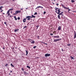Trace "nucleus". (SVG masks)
<instances>
[{
    "label": "nucleus",
    "instance_id": "1",
    "mask_svg": "<svg viewBox=\"0 0 76 76\" xmlns=\"http://www.w3.org/2000/svg\"><path fill=\"white\" fill-rule=\"evenodd\" d=\"M60 40H61V39H55L53 40V42H57V41H60Z\"/></svg>",
    "mask_w": 76,
    "mask_h": 76
},
{
    "label": "nucleus",
    "instance_id": "2",
    "mask_svg": "<svg viewBox=\"0 0 76 76\" xmlns=\"http://www.w3.org/2000/svg\"><path fill=\"white\" fill-rule=\"evenodd\" d=\"M45 56L46 57H49V56H50V54L47 53L45 54Z\"/></svg>",
    "mask_w": 76,
    "mask_h": 76
},
{
    "label": "nucleus",
    "instance_id": "3",
    "mask_svg": "<svg viewBox=\"0 0 76 76\" xmlns=\"http://www.w3.org/2000/svg\"><path fill=\"white\" fill-rule=\"evenodd\" d=\"M26 17V19H27V20H30V19H31V18H31V16H27V17Z\"/></svg>",
    "mask_w": 76,
    "mask_h": 76
},
{
    "label": "nucleus",
    "instance_id": "4",
    "mask_svg": "<svg viewBox=\"0 0 76 76\" xmlns=\"http://www.w3.org/2000/svg\"><path fill=\"white\" fill-rule=\"evenodd\" d=\"M61 26H59L58 27V31H60V30H61Z\"/></svg>",
    "mask_w": 76,
    "mask_h": 76
},
{
    "label": "nucleus",
    "instance_id": "5",
    "mask_svg": "<svg viewBox=\"0 0 76 76\" xmlns=\"http://www.w3.org/2000/svg\"><path fill=\"white\" fill-rule=\"evenodd\" d=\"M37 8H41V9H43V7L41 6H39L37 7L36 8V9H37Z\"/></svg>",
    "mask_w": 76,
    "mask_h": 76
},
{
    "label": "nucleus",
    "instance_id": "6",
    "mask_svg": "<svg viewBox=\"0 0 76 76\" xmlns=\"http://www.w3.org/2000/svg\"><path fill=\"white\" fill-rule=\"evenodd\" d=\"M76 38V32H75V31L74 39H75V38Z\"/></svg>",
    "mask_w": 76,
    "mask_h": 76
},
{
    "label": "nucleus",
    "instance_id": "7",
    "mask_svg": "<svg viewBox=\"0 0 76 76\" xmlns=\"http://www.w3.org/2000/svg\"><path fill=\"white\" fill-rule=\"evenodd\" d=\"M30 42L31 44H34L35 41H34V40H31V41H30Z\"/></svg>",
    "mask_w": 76,
    "mask_h": 76
},
{
    "label": "nucleus",
    "instance_id": "8",
    "mask_svg": "<svg viewBox=\"0 0 76 76\" xmlns=\"http://www.w3.org/2000/svg\"><path fill=\"white\" fill-rule=\"evenodd\" d=\"M60 10V9H59L58 10V12H57V14H59V13H60V12H61V11Z\"/></svg>",
    "mask_w": 76,
    "mask_h": 76
},
{
    "label": "nucleus",
    "instance_id": "9",
    "mask_svg": "<svg viewBox=\"0 0 76 76\" xmlns=\"http://www.w3.org/2000/svg\"><path fill=\"white\" fill-rule=\"evenodd\" d=\"M54 38H59V36H53Z\"/></svg>",
    "mask_w": 76,
    "mask_h": 76
},
{
    "label": "nucleus",
    "instance_id": "10",
    "mask_svg": "<svg viewBox=\"0 0 76 76\" xmlns=\"http://www.w3.org/2000/svg\"><path fill=\"white\" fill-rule=\"evenodd\" d=\"M18 31H19V29H15L14 30V32H18Z\"/></svg>",
    "mask_w": 76,
    "mask_h": 76
},
{
    "label": "nucleus",
    "instance_id": "11",
    "mask_svg": "<svg viewBox=\"0 0 76 76\" xmlns=\"http://www.w3.org/2000/svg\"><path fill=\"white\" fill-rule=\"evenodd\" d=\"M26 18H24L23 20V22H26Z\"/></svg>",
    "mask_w": 76,
    "mask_h": 76
},
{
    "label": "nucleus",
    "instance_id": "12",
    "mask_svg": "<svg viewBox=\"0 0 76 76\" xmlns=\"http://www.w3.org/2000/svg\"><path fill=\"white\" fill-rule=\"evenodd\" d=\"M30 18H35V16H34L33 15H32V17L30 16Z\"/></svg>",
    "mask_w": 76,
    "mask_h": 76
},
{
    "label": "nucleus",
    "instance_id": "13",
    "mask_svg": "<svg viewBox=\"0 0 76 76\" xmlns=\"http://www.w3.org/2000/svg\"><path fill=\"white\" fill-rule=\"evenodd\" d=\"M26 56H27L28 54V52L26 50Z\"/></svg>",
    "mask_w": 76,
    "mask_h": 76
},
{
    "label": "nucleus",
    "instance_id": "14",
    "mask_svg": "<svg viewBox=\"0 0 76 76\" xmlns=\"http://www.w3.org/2000/svg\"><path fill=\"white\" fill-rule=\"evenodd\" d=\"M58 19H61L60 16V15H58Z\"/></svg>",
    "mask_w": 76,
    "mask_h": 76
},
{
    "label": "nucleus",
    "instance_id": "15",
    "mask_svg": "<svg viewBox=\"0 0 76 76\" xmlns=\"http://www.w3.org/2000/svg\"><path fill=\"white\" fill-rule=\"evenodd\" d=\"M19 11H15V13H16V14H17V13H19Z\"/></svg>",
    "mask_w": 76,
    "mask_h": 76
},
{
    "label": "nucleus",
    "instance_id": "16",
    "mask_svg": "<svg viewBox=\"0 0 76 76\" xmlns=\"http://www.w3.org/2000/svg\"><path fill=\"white\" fill-rule=\"evenodd\" d=\"M14 18H15V20H17V18H16V16H14Z\"/></svg>",
    "mask_w": 76,
    "mask_h": 76
},
{
    "label": "nucleus",
    "instance_id": "17",
    "mask_svg": "<svg viewBox=\"0 0 76 76\" xmlns=\"http://www.w3.org/2000/svg\"><path fill=\"white\" fill-rule=\"evenodd\" d=\"M39 25H37L36 26V27H37V29L38 28V27H39Z\"/></svg>",
    "mask_w": 76,
    "mask_h": 76
},
{
    "label": "nucleus",
    "instance_id": "18",
    "mask_svg": "<svg viewBox=\"0 0 76 76\" xmlns=\"http://www.w3.org/2000/svg\"><path fill=\"white\" fill-rule=\"evenodd\" d=\"M62 6L63 7V8H64V9L65 8V7H65V6H64V5H63L62 4Z\"/></svg>",
    "mask_w": 76,
    "mask_h": 76
},
{
    "label": "nucleus",
    "instance_id": "19",
    "mask_svg": "<svg viewBox=\"0 0 76 76\" xmlns=\"http://www.w3.org/2000/svg\"><path fill=\"white\" fill-rule=\"evenodd\" d=\"M13 10V8H11V9H10L9 10L10 11H12V10Z\"/></svg>",
    "mask_w": 76,
    "mask_h": 76
},
{
    "label": "nucleus",
    "instance_id": "20",
    "mask_svg": "<svg viewBox=\"0 0 76 76\" xmlns=\"http://www.w3.org/2000/svg\"><path fill=\"white\" fill-rule=\"evenodd\" d=\"M75 1H74V0H71V2L72 3H74V2H75Z\"/></svg>",
    "mask_w": 76,
    "mask_h": 76
},
{
    "label": "nucleus",
    "instance_id": "21",
    "mask_svg": "<svg viewBox=\"0 0 76 76\" xmlns=\"http://www.w3.org/2000/svg\"><path fill=\"white\" fill-rule=\"evenodd\" d=\"M55 10H55V12H56V13H58V12H57V9H55Z\"/></svg>",
    "mask_w": 76,
    "mask_h": 76
},
{
    "label": "nucleus",
    "instance_id": "22",
    "mask_svg": "<svg viewBox=\"0 0 76 76\" xmlns=\"http://www.w3.org/2000/svg\"><path fill=\"white\" fill-rule=\"evenodd\" d=\"M10 66H12V67H14V66L13 65V64L12 63L11 64Z\"/></svg>",
    "mask_w": 76,
    "mask_h": 76
},
{
    "label": "nucleus",
    "instance_id": "23",
    "mask_svg": "<svg viewBox=\"0 0 76 76\" xmlns=\"http://www.w3.org/2000/svg\"><path fill=\"white\" fill-rule=\"evenodd\" d=\"M3 8V7L1 6L0 7V10H2V9L1 8Z\"/></svg>",
    "mask_w": 76,
    "mask_h": 76
},
{
    "label": "nucleus",
    "instance_id": "24",
    "mask_svg": "<svg viewBox=\"0 0 76 76\" xmlns=\"http://www.w3.org/2000/svg\"><path fill=\"white\" fill-rule=\"evenodd\" d=\"M9 12H10V10H9L8 11H7V14H8V13H9Z\"/></svg>",
    "mask_w": 76,
    "mask_h": 76
},
{
    "label": "nucleus",
    "instance_id": "25",
    "mask_svg": "<svg viewBox=\"0 0 76 76\" xmlns=\"http://www.w3.org/2000/svg\"><path fill=\"white\" fill-rule=\"evenodd\" d=\"M65 9H67V10H68V9H69V7L67 8V7H65Z\"/></svg>",
    "mask_w": 76,
    "mask_h": 76
},
{
    "label": "nucleus",
    "instance_id": "26",
    "mask_svg": "<svg viewBox=\"0 0 76 76\" xmlns=\"http://www.w3.org/2000/svg\"><path fill=\"white\" fill-rule=\"evenodd\" d=\"M27 67L28 68V69H31V67L29 66H27Z\"/></svg>",
    "mask_w": 76,
    "mask_h": 76
},
{
    "label": "nucleus",
    "instance_id": "27",
    "mask_svg": "<svg viewBox=\"0 0 76 76\" xmlns=\"http://www.w3.org/2000/svg\"><path fill=\"white\" fill-rule=\"evenodd\" d=\"M58 14V15H62V14H61V13H59V14Z\"/></svg>",
    "mask_w": 76,
    "mask_h": 76
},
{
    "label": "nucleus",
    "instance_id": "28",
    "mask_svg": "<svg viewBox=\"0 0 76 76\" xmlns=\"http://www.w3.org/2000/svg\"><path fill=\"white\" fill-rule=\"evenodd\" d=\"M37 48V46H35L33 47V48H34V49H35V48Z\"/></svg>",
    "mask_w": 76,
    "mask_h": 76
},
{
    "label": "nucleus",
    "instance_id": "29",
    "mask_svg": "<svg viewBox=\"0 0 76 76\" xmlns=\"http://www.w3.org/2000/svg\"><path fill=\"white\" fill-rule=\"evenodd\" d=\"M71 58H72V59H73V60L74 59V58L72 56H70Z\"/></svg>",
    "mask_w": 76,
    "mask_h": 76
},
{
    "label": "nucleus",
    "instance_id": "30",
    "mask_svg": "<svg viewBox=\"0 0 76 76\" xmlns=\"http://www.w3.org/2000/svg\"><path fill=\"white\" fill-rule=\"evenodd\" d=\"M24 74H25V75H27V72H24Z\"/></svg>",
    "mask_w": 76,
    "mask_h": 76
},
{
    "label": "nucleus",
    "instance_id": "31",
    "mask_svg": "<svg viewBox=\"0 0 76 76\" xmlns=\"http://www.w3.org/2000/svg\"><path fill=\"white\" fill-rule=\"evenodd\" d=\"M37 15V12H35L34 14V15Z\"/></svg>",
    "mask_w": 76,
    "mask_h": 76
},
{
    "label": "nucleus",
    "instance_id": "32",
    "mask_svg": "<svg viewBox=\"0 0 76 76\" xmlns=\"http://www.w3.org/2000/svg\"><path fill=\"white\" fill-rule=\"evenodd\" d=\"M26 28H27V26H25L24 27L23 29H25Z\"/></svg>",
    "mask_w": 76,
    "mask_h": 76
},
{
    "label": "nucleus",
    "instance_id": "33",
    "mask_svg": "<svg viewBox=\"0 0 76 76\" xmlns=\"http://www.w3.org/2000/svg\"><path fill=\"white\" fill-rule=\"evenodd\" d=\"M20 17H18V20H20Z\"/></svg>",
    "mask_w": 76,
    "mask_h": 76
},
{
    "label": "nucleus",
    "instance_id": "34",
    "mask_svg": "<svg viewBox=\"0 0 76 76\" xmlns=\"http://www.w3.org/2000/svg\"><path fill=\"white\" fill-rule=\"evenodd\" d=\"M42 43H43L44 44H46V45H48V44L47 43H45L44 42H42Z\"/></svg>",
    "mask_w": 76,
    "mask_h": 76
},
{
    "label": "nucleus",
    "instance_id": "35",
    "mask_svg": "<svg viewBox=\"0 0 76 76\" xmlns=\"http://www.w3.org/2000/svg\"><path fill=\"white\" fill-rule=\"evenodd\" d=\"M4 24H5V25H7V23L6 22H4Z\"/></svg>",
    "mask_w": 76,
    "mask_h": 76
},
{
    "label": "nucleus",
    "instance_id": "36",
    "mask_svg": "<svg viewBox=\"0 0 76 76\" xmlns=\"http://www.w3.org/2000/svg\"><path fill=\"white\" fill-rule=\"evenodd\" d=\"M8 66V64H6L5 65V66Z\"/></svg>",
    "mask_w": 76,
    "mask_h": 76
},
{
    "label": "nucleus",
    "instance_id": "37",
    "mask_svg": "<svg viewBox=\"0 0 76 76\" xmlns=\"http://www.w3.org/2000/svg\"><path fill=\"white\" fill-rule=\"evenodd\" d=\"M8 15V16H10V13H8L7 14Z\"/></svg>",
    "mask_w": 76,
    "mask_h": 76
},
{
    "label": "nucleus",
    "instance_id": "38",
    "mask_svg": "<svg viewBox=\"0 0 76 76\" xmlns=\"http://www.w3.org/2000/svg\"><path fill=\"white\" fill-rule=\"evenodd\" d=\"M71 45H70V44H69L68 45V46H70Z\"/></svg>",
    "mask_w": 76,
    "mask_h": 76
},
{
    "label": "nucleus",
    "instance_id": "39",
    "mask_svg": "<svg viewBox=\"0 0 76 76\" xmlns=\"http://www.w3.org/2000/svg\"><path fill=\"white\" fill-rule=\"evenodd\" d=\"M46 13V12L45 11L44 12V14H45Z\"/></svg>",
    "mask_w": 76,
    "mask_h": 76
},
{
    "label": "nucleus",
    "instance_id": "40",
    "mask_svg": "<svg viewBox=\"0 0 76 76\" xmlns=\"http://www.w3.org/2000/svg\"><path fill=\"white\" fill-rule=\"evenodd\" d=\"M22 70H23V71H24V69H23V68H22Z\"/></svg>",
    "mask_w": 76,
    "mask_h": 76
},
{
    "label": "nucleus",
    "instance_id": "41",
    "mask_svg": "<svg viewBox=\"0 0 76 76\" xmlns=\"http://www.w3.org/2000/svg\"><path fill=\"white\" fill-rule=\"evenodd\" d=\"M61 51H64V50H63V49H61Z\"/></svg>",
    "mask_w": 76,
    "mask_h": 76
},
{
    "label": "nucleus",
    "instance_id": "42",
    "mask_svg": "<svg viewBox=\"0 0 76 76\" xmlns=\"http://www.w3.org/2000/svg\"><path fill=\"white\" fill-rule=\"evenodd\" d=\"M50 35H53V34H50Z\"/></svg>",
    "mask_w": 76,
    "mask_h": 76
},
{
    "label": "nucleus",
    "instance_id": "43",
    "mask_svg": "<svg viewBox=\"0 0 76 76\" xmlns=\"http://www.w3.org/2000/svg\"><path fill=\"white\" fill-rule=\"evenodd\" d=\"M56 6H58V4H56Z\"/></svg>",
    "mask_w": 76,
    "mask_h": 76
},
{
    "label": "nucleus",
    "instance_id": "44",
    "mask_svg": "<svg viewBox=\"0 0 76 76\" xmlns=\"http://www.w3.org/2000/svg\"><path fill=\"white\" fill-rule=\"evenodd\" d=\"M68 11H70V9H68Z\"/></svg>",
    "mask_w": 76,
    "mask_h": 76
},
{
    "label": "nucleus",
    "instance_id": "45",
    "mask_svg": "<svg viewBox=\"0 0 76 76\" xmlns=\"http://www.w3.org/2000/svg\"><path fill=\"white\" fill-rule=\"evenodd\" d=\"M37 36V38H38V39H39V36Z\"/></svg>",
    "mask_w": 76,
    "mask_h": 76
},
{
    "label": "nucleus",
    "instance_id": "46",
    "mask_svg": "<svg viewBox=\"0 0 76 76\" xmlns=\"http://www.w3.org/2000/svg\"><path fill=\"white\" fill-rule=\"evenodd\" d=\"M61 13L63 14V12H61Z\"/></svg>",
    "mask_w": 76,
    "mask_h": 76
},
{
    "label": "nucleus",
    "instance_id": "47",
    "mask_svg": "<svg viewBox=\"0 0 76 76\" xmlns=\"http://www.w3.org/2000/svg\"><path fill=\"white\" fill-rule=\"evenodd\" d=\"M11 17H12V15H10V18H11Z\"/></svg>",
    "mask_w": 76,
    "mask_h": 76
},
{
    "label": "nucleus",
    "instance_id": "48",
    "mask_svg": "<svg viewBox=\"0 0 76 76\" xmlns=\"http://www.w3.org/2000/svg\"><path fill=\"white\" fill-rule=\"evenodd\" d=\"M10 73H12V71H10Z\"/></svg>",
    "mask_w": 76,
    "mask_h": 76
},
{
    "label": "nucleus",
    "instance_id": "49",
    "mask_svg": "<svg viewBox=\"0 0 76 76\" xmlns=\"http://www.w3.org/2000/svg\"><path fill=\"white\" fill-rule=\"evenodd\" d=\"M13 15H16V13H15H15H14V14H13Z\"/></svg>",
    "mask_w": 76,
    "mask_h": 76
},
{
    "label": "nucleus",
    "instance_id": "50",
    "mask_svg": "<svg viewBox=\"0 0 76 76\" xmlns=\"http://www.w3.org/2000/svg\"><path fill=\"white\" fill-rule=\"evenodd\" d=\"M3 49L4 50V49H5V48H3Z\"/></svg>",
    "mask_w": 76,
    "mask_h": 76
},
{
    "label": "nucleus",
    "instance_id": "51",
    "mask_svg": "<svg viewBox=\"0 0 76 76\" xmlns=\"http://www.w3.org/2000/svg\"><path fill=\"white\" fill-rule=\"evenodd\" d=\"M2 11H3V10H2L1 11V12H2Z\"/></svg>",
    "mask_w": 76,
    "mask_h": 76
},
{
    "label": "nucleus",
    "instance_id": "52",
    "mask_svg": "<svg viewBox=\"0 0 76 76\" xmlns=\"http://www.w3.org/2000/svg\"><path fill=\"white\" fill-rule=\"evenodd\" d=\"M56 10H57V9H58V8H56Z\"/></svg>",
    "mask_w": 76,
    "mask_h": 76
},
{
    "label": "nucleus",
    "instance_id": "53",
    "mask_svg": "<svg viewBox=\"0 0 76 76\" xmlns=\"http://www.w3.org/2000/svg\"><path fill=\"white\" fill-rule=\"evenodd\" d=\"M26 9H28V8H26Z\"/></svg>",
    "mask_w": 76,
    "mask_h": 76
},
{
    "label": "nucleus",
    "instance_id": "54",
    "mask_svg": "<svg viewBox=\"0 0 76 76\" xmlns=\"http://www.w3.org/2000/svg\"><path fill=\"white\" fill-rule=\"evenodd\" d=\"M11 13H12V11L10 12Z\"/></svg>",
    "mask_w": 76,
    "mask_h": 76
},
{
    "label": "nucleus",
    "instance_id": "55",
    "mask_svg": "<svg viewBox=\"0 0 76 76\" xmlns=\"http://www.w3.org/2000/svg\"><path fill=\"white\" fill-rule=\"evenodd\" d=\"M15 48H17V47Z\"/></svg>",
    "mask_w": 76,
    "mask_h": 76
},
{
    "label": "nucleus",
    "instance_id": "56",
    "mask_svg": "<svg viewBox=\"0 0 76 76\" xmlns=\"http://www.w3.org/2000/svg\"><path fill=\"white\" fill-rule=\"evenodd\" d=\"M54 0V1H56L55 0Z\"/></svg>",
    "mask_w": 76,
    "mask_h": 76
},
{
    "label": "nucleus",
    "instance_id": "57",
    "mask_svg": "<svg viewBox=\"0 0 76 76\" xmlns=\"http://www.w3.org/2000/svg\"><path fill=\"white\" fill-rule=\"evenodd\" d=\"M13 48V49H14V48Z\"/></svg>",
    "mask_w": 76,
    "mask_h": 76
},
{
    "label": "nucleus",
    "instance_id": "58",
    "mask_svg": "<svg viewBox=\"0 0 76 76\" xmlns=\"http://www.w3.org/2000/svg\"><path fill=\"white\" fill-rule=\"evenodd\" d=\"M3 14H4V13H3Z\"/></svg>",
    "mask_w": 76,
    "mask_h": 76
},
{
    "label": "nucleus",
    "instance_id": "59",
    "mask_svg": "<svg viewBox=\"0 0 76 76\" xmlns=\"http://www.w3.org/2000/svg\"><path fill=\"white\" fill-rule=\"evenodd\" d=\"M76 12V11H74V12Z\"/></svg>",
    "mask_w": 76,
    "mask_h": 76
},
{
    "label": "nucleus",
    "instance_id": "60",
    "mask_svg": "<svg viewBox=\"0 0 76 76\" xmlns=\"http://www.w3.org/2000/svg\"><path fill=\"white\" fill-rule=\"evenodd\" d=\"M76 11H75V13H76Z\"/></svg>",
    "mask_w": 76,
    "mask_h": 76
},
{
    "label": "nucleus",
    "instance_id": "61",
    "mask_svg": "<svg viewBox=\"0 0 76 76\" xmlns=\"http://www.w3.org/2000/svg\"><path fill=\"white\" fill-rule=\"evenodd\" d=\"M20 12H19V13H20Z\"/></svg>",
    "mask_w": 76,
    "mask_h": 76
},
{
    "label": "nucleus",
    "instance_id": "62",
    "mask_svg": "<svg viewBox=\"0 0 76 76\" xmlns=\"http://www.w3.org/2000/svg\"><path fill=\"white\" fill-rule=\"evenodd\" d=\"M52 1V0H51Z\"/></svg>",
    "mask_w": 76,
    "mask_h": 76
}]
</instances>
